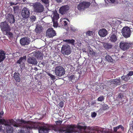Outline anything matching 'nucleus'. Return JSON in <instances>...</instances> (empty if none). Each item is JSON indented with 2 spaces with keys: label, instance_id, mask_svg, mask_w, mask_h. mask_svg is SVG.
<instances>
[{
  "label": "nucleus",
  "instance_id": "f257e3e1",
  "mask_svg": "<svg viewBox=\"0 0 133 133\" xmlns=\"http://www.w3.org/2000/svg\"><path fill=\"white\" fill-rule=\"evenodd\" d=\"M1 124L5 126L7 133H12L13 132V129L11 125L14 127L21 128L18 133H30L32 129H38L39 133H48L50 129V127L47 124L41 126V123L30 121L26 122L24 120L22 121L18 124H17L13 119L6 120L0 119V124Z\"/></svg>",
  "mask_w": 133,
  "mask_h": 133
},
{
  "label": "nucleus",
  "instance_id": "f03ea898",
  "mask_svg": "<svg viewBox=\"0 0 133 133\" xmlns=\"http://www.w3.org/2000/svg\"><path fill=\"white\" fill-rule=\"evenodd\" d=\"M87 127L81 126L78 124L77 125H68L66 127V131L65 133H72L73 132H75L76 128L80 130L82 129L85 130Z\"/></svg>",
  "mask_w": 133,
  "mask_h": 133
},
{
  "label": "nucleus",
  "instance_id": "7ed1b4c3",
  "mask_svg": "<svg viewBox=\"0 0 133 133\" xmlns=\"http://www.w3.org/2000/svg\"><path fill=\"white\" fill-rule=\"evenodd\" d=\"M88 128L90 130L88 131V133H111L110 132L109 129L105 128H99L95 130L93 127H88Z\"/></svg>",
  "mask_w": 133,
  "mask_h": 133
},
{
  "label": "nucleus",
  "instance_id": "20e7f679",
  "mask_svg": "<svg viewBox=\"0 0 133 133\" xmlns=\"http://www.w3.org/2000/svg\"><path fill=\"white\" fill-rule=\"evenodd\" d=\"M0 26L2 30L4 32V33H4L5 34L7 35H9L10 36H11L12 34L10 32L11 29L6 22L2 23Z\"/></svg>",
  "mask_w": 133,
  "mask_h": 133
},
{
  "label": "nucleus",
  "instance_id": "39448f33",
  "mask_svg": "<svg viewBox=\"0 0 133 133\" xmlns=\"http://www.w3.org/2000/svg\"><path fill=\"white\" fill-rule=\"evenodd\" d=\"M61 52L63 55H68L71 52V50L70 46L68 44L63 45L61 48Z\"/></svg>",
  "mask_w": 133,
  "mask_h": 133
},
{
  "label": "nucleus",
  "instance_id": "423d86ee",
  "mask_svg": "<svg viewBox=\"0 0 133 133\" xmlns=\"http://www.w3.org/2000/svg\"><path fill=\"white\" fill-rule=\"evenodd\" d=\"M35 12H41L43 11L44 8L43 5L39 2H36L33 4L32 5Z\"/></svg>",
  "mask_w": 133,
  "mask_h": 133
},
{
  "label": "nucleus",
  "instance_id": "0eeeda50",
  "mask_svg": "<svg viewBox=\"0 0 133 133\" xmlns=\"http://www.w3.org/2000/svg\"><path fill=\"white\" fill-rule=\"evenodd\" d=\"M55 72L56 75L57 76L61 77L64 75L65 71L64 69L62 67L58 66L55 68Z\"/></svg>",
  "mask_w": 133,
  "mask_h": 133
},
{
  "label": "nucleus",
  "instance_id": "6e6552de",
  "mask_svg": "<svg viewBox=\"0 0 133 133\" xmlns=\"http://www.w3.org/2000/svg\"><path fill=\"white\" fill-rule=\"evenodd\" d=\"M89 2H83L80 3L77 5L78 9L80 11H83L86 8H88L90 5Z\"/></svg>",
  "mask_w": 133,
  "mask_h": 133
},
{
  "label": "nucleus",
  "instance_id": "1a4fd4ad",
  "mask_svg": "<svg viewBox=\"0 0 133 133\" xmlns=\"http://www.w3.org/2000/svg\"><path fill=\"white\" fill-rule=\"evenodd\" d=\"M122 34L124 37L128 38L130 37L131 32L130 29L128 26L124 27L122 29Z\"/></svg>",
  "mask_w": 133,
  "mask_h": 133
},
{
  "label": "nucleus",
  "instance_id": "9d476101",
  "mask_svg": "<svg viewBox=\"0 0 133 133\" xmlns=\"http://www.w3.org/2000/svg\"><path fill=\"white\" fill-rule=\"evenodd\" d=\"M52 21L53 22V26L55 28H57L58 26L57 20L59 18V15L56 12H53Z\"/></svg>",
  "mask_w": 133,
  "mask_h": 133
},
{
  "label": "nucleus",
  "instance_id": "9b49d317",
  "mask_svg": "<svg viewBox=\"0 0 133 133\" xmlns=\"http://www.w3.org/2000/svg\"><path fill=\"white\" fill-rule=\"evenodd\" d=\"M131 45V43H130L121 42L120 43V48L123 50H127Z\"/></svg>",
  "mask_w": 133,
  "mask_h": 133
},
{
  "label": "nucleus",
  "instance_id": "f8f14e48",
  "mask_svg": "<svg viewBox=\"0 0 133 133\" xmlns=\"http://www.w3.org/2000/svg\"><path fill=\"white\" fill-rule=\"evenodd\" d=\"M30 12L29 9L26 8H24L22 10V15L23 18H27L29 16Z\"/></svg>",
  "mask_w": 133,
  "mask_h": 133
},
{
  "label": "nucleus",
  "instance_id": "ddd939ff",
  "mask_svg": "<svg viewBox=\"0 0 133 133\" xmlns=\"http://www.w3.org/2000/svg\"><path fill=\"white\" fill-rule=\"evenodd\" d=\"M106 85L102 83L101 84L100 86V88L101 89L103 90L104 89H107V87H110V86L113 87L112 82V80L108 81H107L106 82Z\"/></svg>",
  "mask_w": 133,
  "mask_h": 133
},
{
  "label": "nucleus",
  "instance_id": "4468645a",
  "mask_svg": "<svg viewBox=\"0 0 133 133\" xmlns=\"http://www.w3.org/2000/svg\"><path fill=\"white\" fill-rule=\"evenodd\" d=\"M69 22L68 19L65 18H62L60 21L59 23V27H63L64 28V26H66L67 25L68 23Z\"/></svg>",
  "mask_w": 133,
  "mask_h": 133
},
{
  "label": "nucleus",
  "instance_id": "2eb2a0df",
  "mask_svg": "<svg viewBox=\"0 0 133 133\" xmlns=\"http://www.w3.org/2000/svg\"><path fill=\"white\" fill-rule=\"evenodd\" d=\"M46 36L49 38H51L56 35L55 31L52 28L48 29L46 32Z\"/></svg>",
  "mask_w": 133,
  "mask_h": 133
},
{
  "label": "nucleus",
  "instance_id": "dca6fc26",
  "mask_svg": "<svg viewBox=\"0 0 133 133\" xmlns=\"http://www.w3.org/2000/svg\"><path fill=\"white\" fill-rule=\"evenodd\" d=\"M21 44L22 46H25L29 44L30 43L29 38L27 37H23L20 41Z\"/></svg>",
  "mask_w": 133,
  "mask_h": 133
},
{
  "label": "nucleus",
  "instance_id": "f3484780",
  "mask_svg": "<svg viewBox=\"0 0 133 133\" xmlns=\"http://www.w3.org/2000/svg\"><path fill=\"white\" fill-rule=\"evenodd\" d=\"M25 57H24L21 58L19 60L17 61V63H19L20 64V66H21V69L22 70H21L22 71V69L24 68L25 64L24 62H25Z\"/></svg>",
  "mask_w": 133,
  "mask_h": 133
},
{
  "label": "nucleus",
  "instance_id": "a211bd4d",
  "mask_svg": "<svg viewBox=\"0 0 133 133\" xmlns=\"http://www.w3.org/2000/svg\"><path fill=\"white\" fill-rule=\"evenodd\" d=\"M69 7L68 5L62 6L60 8V12L62 14H65L69 10Z\"/></svg>",
  "mask_w": 133,
  "mask_h": 133
},
{
  "label": "nucleus",
  "instance_id": "6ab92c4d",
  "mask_svg": "<svg viewBox=\"0 0 133 133\" xmlns=\"http://www.w3.org/2000/svg\"><path fill=\"white\" fill-rule=\"evenodd\" d=\"M6 19L10 23H13L15 22V19L14 16L12 14H7Z\"/></svg>",
  "mask_w": 133,
  "mask_h": 133
},
{
  "label": "nucleus",
  "instance_id": "aec40b11",
  "mask_svg": "<svg viewBox=\"0 0 133 133\" xmlns=\"http://www.w3.org/2000/svg\"><path fill=\"white\" fill-rule=\"evenodd\" d=\"M98 34L100 36L104 37L107 35V31L105 29H102L99 30Z\"/></svg>",
  "mask_w": 133,
  "mask_h": 133
},
{
  "label": "nucleus",
  "instance_id": "412c9836",
  "mask_svg": "<svg viewBox=\"0 0 133 133\" xmlns=\"http://www.w3.org/2000/svg\"><path fill=\"white\" fill-rule=\"evenodd\" d=\"M28 62L29 64L34 65L36 64L37 63V61L36 59L33 57H29L28 59Z\"/></svg>",
  "mask_w": 133,
  "mask_h": 133
},
{
  "label": "nucleus",
  "instance_id": "4be33fe9",
  "mask_svg": "<svg viewBox=\"0 0 133 133\" xmlns=\"http://www.w3.org/2000/svg\"><path fill=\"white\" fill-rule=\"evenodd\" d=\"M120 79L118 78V79H112V82L113 86H116L117 85H120L121 84Z\"/></svg>",
  "mask_w": 133,
  "mask_h": 133
},
{
  "label": "nucleus",
  "instance_id": "5701e85b",
  "mask_svg": "<svg viewBox=\"0 0 133 133\" xmlns=\"http://www.w3.org/2000/svg\"><path fill=\"white\" fill-rule=\"evenodd\" d=\"M41 23H39L37 24L36 28L35 30V31L37 33H40L42 29H43V27L41 25Z\"/></svg>",
  "mask_w": 133,
  "mask_h": 133
},
{
  "label": "nucleus",
  "instance_id": "b1692460",
  "mask_svg": "<svg viewBox=\"0 0 133 133\" xmlns=\"http://www.w3.org/2000/svg\"><path fill=\"white\" fill-rule=\"evenodd\" d=\"M6 58L5 53L3 50L0 51V63L3 61Z\"/></svg>",
  "mask_w": 133,
  "mask_h": 133
},
{
  "label": "nucleus",
  "instance_id": "393cba45",
  "mask_svg": "<svg viewBox=\"0 0 133 133\" xmlns=\"http://www.w3.org/2000/svg\"><path fill=\"white\" fill-rule=\"evenodd\" d=\"M67 31L70 30L72 32H76L78 31V29L72 25H70L69 28L66 29Z\"/></svg>",
  "mask_w": 133,
  "mask_h": 133
},
{
  "label": "nucleus",
  "instance_id": "a878e982",
  "mask_svg": "<svg viewBox=\"0 0 133 133\" xmlns=\"http://www.w3.org/2000/svg\"><path fill=\"white\" fill-rule=\"evenodd\" d=\"M125 98V97L123 96L122 94L120 93L118 95V97L117 98V99H118V100L120 102L123 103L124 102Z\"/></svg>",
  "mask_w": 133,
  "mask_h": 133
},
{
  "label": "nucleus",
  "instance_id": "bb28decb",
  "mask_svg": "<svg viewBox=\"0 0 133 133\" xmlns=\"http://www.w3.org/2000/svg\"><path fill=\"white\" fill-rule=\"evenodd\" d=\"M18 73L15 72L14 74V78L17 82H19L20 81V78Z\"/></svg>",
  "mask_w": 133,
  "mask_h": 133
},
{
  "label": "nucleus",
  "instance_id": "cd10ccee",
  "mask_svg": "<svg viewBox=\"0 0 133 133\" xmlns=\"http://www.w3.org/2000/svg\"><path fill=\"white\" fill-rule=\"evenodd\" d=\"M102 44L104 48L106 49H110L112 47V45L111 44L104 42L102 43Z\"/></svg>",
  "mask_w": 133,
  "mask_h": 133
},
{
  "label": "nucleus",
  "instance_id": "c85d7f7f",
  "mask_svg": "<svg viewBox=\"0 0 133 133\" xmlns=\"http://www.w3.org/2000/svg\"><path fill=\"white\" fill-rule=\"evenodd\" d=\"M63 41L68 43H69L72 45H74V44L75 41L73 39L63 40Z\"/></svg>",
  "mask_w": 133,
  "mask_h": 133
},
{
  "label": "nucleus",
  "instance_id": "c756f323",
  "mask_svg": "<svg viewBox=\"0 0 133 133\" xmlns=\"http://www.w3.org/2000/svg\"><path fill=\"white\" fill-rule=\"evenodd\" d=\"M110 40L112 42H115L117 40L116 36L115 35H112L110 37Z\"/></svg>",
  "mask_w": 133,
  "mask_h": 133
},
{
  "label": "nucleus",
  "instance_id": "7c9ffc66",
  "mask_svg": "<svg viewBox=\"0 0 133 133\" xmlns=\"http://www.w3.org/2000/svg\"><path fill=\"white\" fill-rule=\"evenodd\" d=\"M105 58V59L109 62H112L113 61V59L112 57L108 55H106Z\"/></svg>",
  "mask_w": 133,
  "mask_h": 133
},
{
  "label": "nucleus",
  "instance_id": "2f4dec72",
  "mask_svg": "<svg viewBox=\"0 0 133 133\" xmlns=\"http://www.w3.org/2000/svg\"><path fill=\"white\" fill-rule=\"evenodd\" d=\"M85 34H86L87 36L88 37L91 36L92 37L94 36L93 32L91 31H88L86 33H85Z\"/></svg>",
  "mask_w": 133,
  "mask_h": 133
},
{
  "label": "nucleus",
  "instance_id": "473e14b6",
  "mask_svg": "<svg viewBox=\"0 0 133 133\" xmlns=\"http://www.w3.org/2000/svg\"><path fill=\"white\" fill-rule=\"evenodd\" d=\"M88 53L90 54L92 56L95 55V54L96 53L93 51L91 49L88 50Z\"/></svg>",
  "mask_w": 133,
  "mask_h": 133
},
{
  "label": "nucleus",
  "instance_id": "72a5a7b5",
  "mask_svg": "<svg viewBox=\"0 0 133 133\" xmlns=\"http://www.w3.org/2000/svg\"><path fill=\"white\" fill-rule=\"evenodd\" d=\"M130 77H129L128 76H124L121 77V78L122 80H123L124 81H127L130 79Z\"/></svg>",
  "mask_w": 133,
  "mask_h": 133
},
{
  "label": "nucleus",
  "instance_id": "f704fd0d",
  "mask_svg": "<svg viewBox=\"0 0 133 133\" xmlns=\"http://www.w3.org/2000/svg\"><path fill=\"white\" fill-rule=\"evenodd\" d=\"M30 19L31 21L33 22L35 21L36 20V18L34 16H32L30 17Z\"/></svg>",
  "mask_w": 133,
  "mask_h": 133
},
{
  "label": "nucleus",
  "instance_id": "c9c22d12",
  "mask_svg": "<svg viewBox=\"0 0 133 133\" xmlns=\"http://www.w3.org/2000/svg\"><path fill=\"white\" fill-rule=\"evenodd\" d=\"M104 99V97L103 96H101L97 98V100L99 101L102 102Z\"/></svg>",
  "mask_w": 133,
  "mask_h": 133
},
{
  "label": "nucleus",
  "instance_id": "e433bc0d",
  "mask_svg": "<svg viewBox=\"0 0 133 133\" xmlns=\"http://www.w3.org/2000/svg\"><path fill=\"white\" fill-rule=\"evenodd\" d=\"M118 120L116 118L114 119L112 121V124L113 125H115L117 124V123Z\"/></svg>",
  "mask_w": 133,
  "mask_h": 133
},
{
  "label": "nucleus",
  "instance_id": "4c0bfd02",
  "mask_svg": "<svg viewBox=\"0 0 133 133\" xmlns=\"http://www.w3.org/2000/svg\"><path fill=\"white\" fill-rule=\"evenodd\" d=\"M48 75L51 77L52 79L54 80L55 79V77L53 75L49 73H48Z\"/></svg>",
  "mask_w": 133,
  "mask_h": 133
},
{
  "label": "nucleus",
  "instance_id": "58836bf2",
  "mask_svg": "<svg viewBox=\"0 0 133 133\" xmlns=\"http://www.w3.org/2000/svg\"><path fill=\"white\" fill-rule=\"evenodd\" d=\"M41 1L46 5H48L49 4V0H41Z\"/></svg>",
  "mask_w": 133,
  "mask_h": 133
},
{
  "label": "nucleus",
  "instance_id": "ea45409f",
  "mask_svg": "<svg viewBox=\"0 0 133 133\" xmlns=\"http://www.w3.org/2000/svg\"><path fill=\"white\" fill-rule=\"evenodd\" d=\"M120 128L119 127V125L116 127H114V130L115 132H117V130H118Z\"/></svg>",
  "mask_w": 133,
  "mask_h": 133
},
{
  "label": "nucleus",
  "instance_id": "a19ab883",
  "mask_svg": "<svg viewBox=\"0 0 133 133\" xmlns=\"http://www.w3.org/2000/svg\"><path fill=\"white\" fill-rule=\"evenodd\" d=\"M132 75H133V72L132 71H130L127 74V76L129 77V76H131Z\"/></svg>",
  "mask_w": 133,
  "mask_h": 133
},
{
  "label": "nucleus",
  "instance_id": "79ce46f5",
  "mask_svg": "<svg viewBox=\"0 0 133 133\" xmlns=\"http://www.w3.org/2000/svg\"><path fill=\"white\" fill-rule=\"evenodd\" d=\"M39 54L40 56H37V58L38 59H40V60H41L42 59V54L41 53H39Z\"/></svg>",
  "mask_w": 133,
  "mask_h": 133
},
{
  "label": "nucleus",
  "instance_id": "37998d69",
  "mask_svg": "<svg viewBox=\"0 0 133 133\" xmlns=\"http://www.w3.org/2000/svg\"><path fill=\"white\" fill-rule=\"evenodd\" d=\"M108 107L107 104H105L103 105V108L104 110H106L108 108Z\"/></svg>",
  "mask_w": 133,
  "mask_h": 133
},
{
  "label": "nucleus",
  "instance_id": "c03bdc74",
  "mask_svg": "<svg viewBox=\"0 0 133 133\" xmlns=\"http://www.w3.org/2000/svg\"><path fill=\"white\" fill-rule=\"evenodd\" d=\"M119 130L121 131H123L124 129V128L121 125H119Z\"/></svg>",
  "mask_w": 133,
  "mask_h": 133
},
{
  "label": "nucleus",
  "instance_id": "a18cd8bd",
  "mask_svg": "<svg viewBox=\"0 0 133 133\" xmlns=\"http://www.w3.org/2000/svg\"><path fill=\"white\" fill-rule=\"evenodd\" d=\"M13 7H14V10L15 12L17 10H18V6H14Z\"/></svg>",
  "mask_w": 133,
  "mask_h": 133
},
{
  "label": "nucleus",
  "instance_id": "49530a36",
  "mask_svg": "<svg viewBox=\"0 0 133 133\" xmlns=\"http://www.w3.org/2000/svg\"><path fill=\"white\" fill-rule=\"evenodd\" d=\"M96 115V114L95 112H93L91 114V116L93 117H95Z\"/></svg>",
  "mask_w": 133,
  "mask_h": 133
},
{
  "label": "nucleus",
  "instance_id": "de8ad7c7",
  "mask_svg": "<svg viewBox=\"0 0 133 133\" xmlns=\"http://www.w3.org/2000/svg\"><path fill=\"white\" fill-rule=\"evenodd\" d=\"M107 1L109 2L112 3H114L115 2V0H107Z\"/></svg>",
  "mask_w": 133,
  "mask_h": 133
},
{
  "label": "nucleus",
  "instance_id": "09e8293b",
  "mask_svg": "<svg viewBox=\"0 0 133 133\" xmlns=\"http://www.w3.org/2000/svg\"><path fill=\"white\" fill-rule=\"evenodd\" d=\"M4 114V112L3 111H2L0 112V118H2L3 115Z\"/></svg>",
  "mask_w": 133,
  "mask_h": 133
},
{
  "label": "nucleus",
  "instance_id": "8fccbe9b",
  "mask_svg": "<svg viewBox=\"0 0 133 133\" xmlns=\"http://www.w3.org/2000/svg\"><path fill=\"white\" fill-rule=\"evenodd\" d=\"M10 3L11 6H12L13 5H16V4L15 3L12 2H10Z\"/></svg>",
  "mask_w": 133,
  "mask_h": 133
},
{
  "label": "nucleus",
  "instance_id": "3c124183",
  "mask_svg": "<svg viewBox=\"0 0 133 133\" xmlns=\"http://www.w3.org/2000/svg\"><path fill=\"white\" fill-rule=\"evenodd\" d=\"M59 106L60 107H62L63 106V104L62 102H61L59 103Z\"/></svg>",
  "mask_w": 133,
  "mask_h": 133
},
{
  "label": "nucleus",
  "instance_id": "603ef678",
  "mask_svg": "<svg viewBox=\"0 0 133 133\" xmlns=\"http://www.w3.org/2000/svg\"><path fill=\"white\" fill-rule=\"evenodd\" d=\"M62 121H57L56 123V124H58V123H59L60 124H61L62 123Z\"/></svg>",
  "mask_w": 133,
  "mask_h": 133
},
{
  "label": "nucleus",
  "instance_id": "864d4df0",
  "mask_svg": "<svg viewBox=\"0 0 133 133\" xmlns=\"http://www.w3.org/2000/svg\"><path fill=\"white\" fill-rule=\"evenodd\" d=\"M58 2H61L62 0H56Z\"/></svg>",
  "mask_w": 133,
  "mask_h": 133
},
{
  "label": "nucleus",
  "instance_id": "5fc2aeb1",
  "mask_svg": "<svg viewBox=\"0 0 133 133\" xmlns=\"http://www.w3.org/2000/svg\"><path fill=\"white\" fill-rule=\"evenodd\" d=\"M2 129V126H0V131H1Z\"/></svg>",
  "mask_w": 133,
  "mask_h": 133
},
{
  "label": "nucleus",
  "instance_id": "6e6d98bb",
  "mask_svg": "<svg viewBox=\"0 0 133 133\" xmlns=\"http://www.w3.org/2000/svg\"><path fill=\"white\" fill-rule=\"evenodd\" d=\"M38 54L37 53V54H36L35 55H38Z\"/></svg>",
  "mask_w": 133,
  "mask_h": 133
},
{
  "label": "nucleus",
  "instance_id": "4d7b16f0",
  "mask_svg": "<svg viewBox=\"0 0 133 133\" xmlns=\"http://www.w3.org/2000/svg\"><path fill=\"white\" fill-rule=\"evenodd\" d=\"M35 52H33V54H35Z\"/></svg>",
  "mask_w": 133,
  "mask_h": 133
},
{
  "label": "nucleus",
  "instance_id": "13d9d810",
  "mask_svg": "<svg viewBox=\"0 0 133 133\" xmlns=\"http://www.w3.org/2000/svg\"><path fill=\"white\" fill-rule=\"evenodd\" d=\"M74 77V76H72V77Z\"/></svg>",
  "mask_w": 133,
  "mask_h": 133
},
{
  "label": "nucleus",
  "instance_id": "bf43d9fd",
  "mask_svg": "<svg viewBox=\"0 0 133 133\" xmlns=\"http://www.w3.org/2000/svg\"><path fill=\"white\" fill-rule=\"evenodd\" d=\"M112 56V57H113V56H114H114Z\"/></svg>",
  "mask_w": 133,
  "mask_h": 133
},
{
  "label": "nucleus",
  "instance_id": "052dcab7",
  "mask_svg": "<svg viewBox=\"0 0 133 133\" xmlns=\"http://www.w3.org/2000/svg\"><path fill=\"white\" fill-rule=\"evenodd\" d=\"M15 55H13V56H14Z\"/></svg>",
  "mask_w": 133,
  "mask_h": 133
},
{
  "label": "nucleus",
  "instance_id": "680f3d73",
  "mask_svg": "<svg viewBox=\"0 0 133 133\" xmlns=\"http://www.w3.org/2000/svg\"><path fill=\"white\" fill-rule=\"evenodd\" d=\"M121 133V132H119V133Z\"/></svg>",
  "mask_w": 133,
  "mask_h": 133
}]
</instances>
